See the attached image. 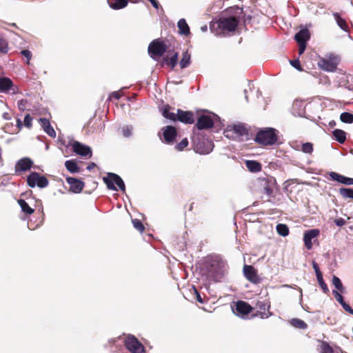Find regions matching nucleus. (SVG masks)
<instances>
[{
	"label": "nucleus",
	"mask_w": 353,
	"mask_h": 353,
	"mask_svg": "<svg viewBox=\"0 0 353 353\" xmlns=\"http://www.w3.org/2000/svg\"><path fill=\"white\" fill-rule=\"evenodd\" d=\"M239 23L236 17H221L219 20L210 23V30L217 35L225 36L230 32H234Z\"/></svg>",
	"instance_id": "nucleus-1"
},
{
	"label": "nucleus",
	"mask_w": 353,
	"mask_h": 353,
	"mask_svg": "<svg viewBox=\"0 0 353 353\" xmlns=\"http://www.w3.org/2000/svg\"><path fill=\"white\" fill-rule=\"evenodd\" d=\"M278 131L272 128H265L260 130L256 134L254 141L263 146L272 145L278 141Z\"/></svg>",
	"instance_id": "nucleus-2"
},
{
	"label": "nucleus",
	"mask_w": 353,
	"mask_h": 353,
	"mask_svg": "<svg viewBox=\"0 0 353 353\" xmlns=\"http://www.w3.org/2000/svg\"><path fill=\"white\" fill-rule=\"evenodd\" d=\"M192 145L194 150L200 154H209L214 148L212 141L202 134L194 135L192 137Z\"/></svg>",
	"instance_id": "nucleus-3"
},
{
	"label": "nucleus",
	"mask_w": 353,
	"mask_h": 353,
	"mask_svg": "<svg viewBox=\"0 0 353 353\" xmlns=\"http://www.w3.org/2000/svg\"><path fill=\"white\" fill-rule=\"evenodd\" d=\"M224 134L227 138L236 141H243L244 137H247L248 136V130L245 125L238 123L229 125L225 130Z\"/></svg>",
	"instance_id": "nucleus-4"
},
{
	"label": "nucleus",
	"mask_w": 353,
	"mask_h": 353,
	"mask_svg": "<svg viewBox=\"0 0 353 353\" xmlns=\"http://www.w3.org/2000/svg\"><path fill=\"white\" fill-rule=\"evenodd\" d=\"M168 49V47L164 41L156 39L149 44L148 52L152 59L157 60L164 55Z\"/></svg>",
	"instance_id": "nucleus-5"
},
{
	"label": "nucleus",
	"mask_w": 353,
	"mask_h": 353,
	"mask_svg": "<svg viewBox=\"0 0 353 353\" xmlns=\"http://www.w3.org/2000/svg\"><path fill=\"white\" fill-rule=\"evenodd\" d=\"M223 264L217 260H212L206 263L207 276L215 281H219L223 274Z\"/></svg>",
	"instance_id": "nucleus-6"
},
{
	"label": "nucleus",
	"mask_w": 353,
	"mask_h": 353,
	"mask_svg": "<svg viewBox=\"0 0 353 353\" xmlns=\"http://www.w3.org/2000/svg\"><path fill=\"white\" fill-rule=\"evenodd\" d=\"M103 181L109 190H117V188L114 185L116 184L122 192L125 190L123 179L115 173L108 172L107 176L103 178Z\"/></svg>",
	"instance_id": "nucleus-7"
},
{
	"label": "nucleus",
	"mask_w": 353,
	"mask_h": 353,
	"mask_svg": "<svg viewBox=\"0 0 353 353\" xmlns=\"http://www.w3.org/2000/svg\"><path fill=\"white\" fill-rule=\"evenodd\" d=\"M339 62V57L332 54L327 59H321L318 62V65L323 70L327 72H334L336 70Z\"/></svg>",
	"instance_id": "nucleus-8"
},
{
	"label": "nucleus",
	"mask_w": 353,
	"mask_h": 353,
	"mask_svg": "<svg viewBox=\"0 0 353 353\" xmlns=\"http://www.w3.org/2000/svg\"><path fill=\"white\" fill-rule=\"evenodd\" d=\"M254 307H252L248 302L244 301H237L235 305L232 307V311L235 315L243 319H250L249 314L254 310Z\"/></svg>",
	"instance_id": "nucleus-9"
},
{
	"label": "nucleus",
	"mask_w": 353,
	"mask_h": 353,
	"mask_svg": "<svg viewBox=\"0 0 353 353\" xmlns=\"http://www.w3.org/2000/svg\"><path fill=\"white\" fill-rule=\"evenodd\" d=\"M257 311L250 316L251 319L259 316L261 319H268L272 315L270 312V303L269 301H257L255 304Z\"/></svg>",
	"instance_id": "nucleus-10"
},
{
	"label": "nucleus",
	"mask_w": 353,
	"mask_h": 353,
	"mask_svg": "<svg viewBox=\"0 0 353 353\" xmlns=\"http://www.w3.org/2000/svg\"><path fill=\"white\" fill-rule=\"evenodd\" d=\"M125 347L131 353H145V347L133 335H129L124 340Z\"/></svg>",
	"instance_id": "nucleus-11"
},
{
	"label": "nucleus",
	"mask_w": 353,
	"mask_h": 353,
	"mask_svg": "<svg viewBox=\"0 0 353 353\" xmlns=\"http://www.w3.org/2000/svg\"><path fill=\"white\" fill-rule=\"evenodd\" d=\"M27 183L31 188L37 185L39 188H43L48 186L49 181L45 176H41L39 173L32 172L27 178Z\"/></svg>",
	"instance_id": "nucleus-12"
},
{
	"label": "nucleus",
	"mask_w": 353,
	"mask_h": 353,
	"mask_svg": "<svg viewBox=\"0 0 353 353\" xmlns=\"http://www.w3.org/2000/svg\"><path fill=\"white\" fill-rule=\"evenodd\" d=\"M163 141L167 144H173L177 136L176 128L167 125L161 129Z\"/></svg>",
	"instance_id": "nucleus-13"
},
{
	"label": "nucleus",
	"mask_w": 353,
	"mask_h": 353,
	"mask_svg": "<svg viewBox=\"0 0 353 353\" xmlns=\"http://www.w3.org/2000/svg\"><path fill=\"white\" fill-rule=\"evenodd\" d=\"M275 183L276 181L272 177L260 178L259 179V183L263 190V192L267 194L268 196H271L272 195Z\"/></svg>",
	"instance_id": "nucleus-14"
},
{
	"label": "nucleus",
	"mask_w": 353,
	"mask_h": 353,
	"mask_svg": "<svg viewBox=\"0 0 353 353\" xmlns=\"http://www.w3.org/2000/svg\"><path fill=\"white\" fill-rule=\"evenodd\" d=\"M243 272L244 276L251 283L257 284L260 282L261 279L257 274V271L252 265H244Z\"/></svg>",
	"instance_id": "nucleus-15"
},
{
	"label": "nucleus",
	"mask_w": 353,
	"mask_h": 353,
	"mask_svg": "<svg viewBox=\"0 0 353 353\" xmlns=\"http://www.w3.org/2000/svg\"><path fill=\"white\" fill-rule=\"evenodd\" d=\"M73 152L77 154L81 155L82 157H89L92 156V150L91 148L88 146L81 143L79 141H74L72 144Z\"/></svg>",
	"instance_id": "nucleus-16"
},
{
	"label": "nucleus",
	"mask_w": 353,
	"mask_h": 353,
	"mask_svg": "<svg viewBox=\"0 0 353 353\" xmlns=\"http://www.w3.org/2000/svg\"><path fill=\"white\" fill-rule=\"evenodd\" d=\"M214 121L209 115H201L199 117L195 127L198 130H208L213 127Z\"/></svg>",
	"instance_id": "nucleus-17"
},
{
	"label": "nucleus",
	"mask_w": 353,
	"mask_h": 353,
	"mask_svg": "<svg viewBox=\"0 0 353 353\" xmlns=\"http://www.w3.org/2000/svg\"><path fill=\"white\" fill-rule=\"evenodd\" d=\"M33 161L28 157H23L19 159L15 165V172L20 173L21 172H26L32 168Z\"/></svg>",
	"instance_id": "nucleus-18"
},
{
	"label": "nucleus",
	"mask_w": 353,
	"mask_h": 353,
	"mask_svg": "<svg viewBox=\"0 0 353 353\" xmlns=\"http://www.w3.org/2000/svg\"><path fill=\"white\" fill-rule=\"evenodd\" d=\"M319 234L320 231L318 229L309 230L304 233L303 241L305 246L307 250H311L312 248L313 244L312 240L316 238Z\"/></svg>",
	"instance_id": "nucleus-19"
},
{
	"label": "nucleus",
	"mask_w": 353,
	"mask_h": 353,
	"mask_svg": "<svg viewBox=\"0 0 353 353\" xmlns=\"http://www.w3.org/2000/svg\"><path fill=\"white\" fill-rule=\"evenodd\" d=\"M177 121L186 124H192L194 122V113L192 111L177 109Z\"/></svg>",
	"instance_id": "nucleus-20"
},
{
	"label": "nucleus",
	"mask_w": 353,
	"mask_h": 353,
	"mask_svg": "<svg viewBox=\"0 0 353 353\" xmlns=\"http://www.w3.org/2000/svg\"><path fill=\"white\" fill-rule=\"evenodd\" d=\"M65 180L70 185V191L80 193L83 190L85 184L82 181L71 176L66 177Z\"/></svg>",
	"instance_id": "nucleus-21"
},
{
	"label": "nucleus",
	"mask_w": 353,
	"mask_h": 353,
	"mask_svg": "<svg viewBox=\"0 0 353 353\" xmlns=\"http://www.w3.org/2000/svg\"><path fill=\"white\" fill-rule=\"evenodd\" d=\"M168 54H172L170 57L167 54L163 58V62L165 63L168 67L173 70L177 65L179 61V53L172 50H168Z\"/></svg>",
	"instance_id": "nucleus-22"
},
{
	"label": "nucleus",
	"mask_w": 353,
	"mask_h": 353,
	"mask_svg": "<svg viewBox=\"0 0 353 353\" xmlns=\"http://www.w3.org/2000/svg\"><path fill=\"white\" fill-rule=\"evenodd\" d=\"M10 90L12 91V93H15L12 81L8 77H0V92H8Z\"/></svg>",
	"instance_id": "nucleus-23"
},
{
	"label": "nucleus",
	"mask_w": 353,
	"mask_h": 353,
	"mask_svg": "<svg viewBox=\"0 0 353 353\" xmlns=\"http://www.w3.org/2000/svg\"><path fill=\"white\" fill-rule=\"evenodd\" d=\"M330 177L332 180L336 181L340 183L345 184V185H353V179L349 178L345 176L341 175L337 172H330Z\"/></svg>",
	"instance_id": "nucleus-24"
},
{
	"label": "nucleus",
	"mask_w": 353,
	"mask_h": 353,
	"mask_svg": "<svg viewBox=\"0 0 353 353\" xmlns=\"http://www.w3.org/2000/svg\"><path fill=\"white\" fill-rule=\"evenodd\" d=\"M39 123H41L45 132L47 133L50 137L54 138L56 137V132L51 125L48 119L46 118H41L39 119Z\"/></svg>",
	"instance_id": "nucleus-25"
},
{
	"label": "nucleus",
	"mask_w": 353,
	"mask_h": 353,
	"mask_svg": "<svg viewBox=\"0 0 353 353\" xmlns=\"http://www.w3.org/2000/svg\"><path fill=\"white\" fill-rule=\"evenodd\" d=\"M310 34L307 29L299 30L294 36V39L298 43H306L310 39Z\"/></svg>",
	"instance_id": "nucleus-26"
},
{
	"label": "nucleus",
	"mask_w": 353,
	"mask_h": 353,
	"mask_svg": "<svg viewBox=\"0 0 353 353\" xmlns=\"http://www.w3.org/2000/svg\"><path fill=\"white\" fill-rule=\"evenodd\" d=\"M174 108L171 107L170 105L167 104V105H165L163 107V110H162V115L169 119V120H171L172 121H177V113H174L173 112H170V110H174Z\"/></svg>",
	"instance_id": "nucleus-27"
},
{
	"label": "nucleus",
	"mask_w": 353,
	"mask_h": 353,
	"mask_svg": "<svg viewBox=\"0 0 353 353\" xmlns=\"http://www.w3.org/2000/svg\"><path fill=\"white\" fill-rule=\"evenodd\" d=\"M177 26L180 34L188 36L190 34V28L186 23L185 19H181L177 23Z\"/></svg>",
	"instance_id": "nucleus-28"
},
{
	"label": "nucleus",
	"mask_w": 353,
	"mask_h": 353,
	"mask_svg": "<svg viewBox=\"0 0 353 353\" xmlns=\"http://www.w3.org/2000/svg\"><path fill=\"white\" fill-rule=\"evenodd\" d=\"M333 16L338 26L344 31H349V26L346 20L341 17L338 12H334Z\"/></svg>",
	"instance_id": "nucleus-29"
},
{
	"label": "nucleus",
	"mask_w": 353,
	"mask_h": 353,
	"mask_svg": "<svg viewBox=\"0 0 353 353\" xmlns=\"http://www.w3.org/2000/svg\"><path fill=\"white\" fill-rule=\"evenodd\" d=\"M245 165L249 171L258 172L261 170V165L256 161L248 160L245 161Z\"/></svg>",
	"instance_id": "nucleus-30"
},
{
	"label": "nucleus",
	"mask_w": 353,
	"mask_h": 353,
	"mask_svg": "<svg viewBox=\"0 0 353 353\" xmlns=\"http://www.w3.org/2000/svg\"><path fill=\"white\" fill-rule=\"evenodd\" d=\"M17 203L21 207L22 212L26 215H31L34 212V210L24 199H20L17 201Z\"/></svg>",
	"instance_id": "nucleus-31"
},
{
	"label": "nucleus",
	"mask_w": 353,
	"mask_h": 353,
	"mask_svg": "<svg viewBox=\"0 0 353 353\" xmlns=\"http://www.w3.org/2000/svg\"><path fill=\"white\" fill-rule=\"evenodd\" d=\"M128 0H108L110 6L114 10H119L128 5Z\"/></svg>",
	"instance_id": "nucleus-32"
},
{
	"label": "nucleus",
	"mask_w": 353,
	"mask_h": 353,
	"mask_svg": "<svg viewBox=\"0 0 353 353\" xmlns=\"http://www.w3.org/2000/svg\"><path fill=\"white\" fill-rule=\"evenodd\" d=\"M320 353H339L337 350H334L330 345L326 341H322L319 346Z\"/></svg>",
	"instance_id": "nucleus-33"
},
{
	"label": "nucleus",
	"mask_w": 353,
	"mask_h": 353,
	"mask_svg": "<svg viewBox=\"0 0 353 353\" xmlns=\"http://www.w3.org/2000/svg\"><path fill=\"white\" fill-rule=\"evenodd\" d=\"M333 136L339 143H344L346 140V132L341 129H336L332 132Z\"/></svg>",
	"instance_id": "nucleus-34"
},
{
	"label": "nucleus",
	"mask_w": 353,
	"mask_h": 353,
	"mask_svg": "<svg viewBox=\"0 0 353 353\" xmlns=\"http://www.w3.org/2000/svg\"><path fill=\"white\" fill-rule=\"evenodd\" d=\"M191 62V55L190 53L188 52V50L183 53V57L181 61H179V65L181 69L185 68L190 64Z\"/></svg>",
	"instance_id": "nucleus-35"
},
{
	"label": "nucleus",
	"mask_w": 353,
	"mask_h": 353,
	"mask_svg": "<svg viewBox=\"0 0 353 353\" xmlns=\"http://www.w3.org/2000/svg\"><path fill=\"white\" fill-rule=\"evenodd\" d=\"M66 169L71 173H77L79 172V167L74 160H68L65 162Z\"/></svg>",
	"instance_id": "nucleus-36"
},
{
	"label": "nucleus",
	"mask_w": 353,
	"mask_h": 353,
	"mask_svg": "<svg viewBox=\"0 0 353 353\" xmlns=\"http://www.w3.org/2000/svg\"><path fill=\"white\" fill-rule=\"evenodd\" d=\"M340 195L343 199H353V189L347 188H341L339 190Z\"/></svg>",
	"instance_id": "nucleus-37"
},
{
	"label": "nucleus",
	"mask_w": 353,
	"mask_h": 353,
	"mask_svg": "<svg viewBox=\"0 0 353 353\" xmlns=\"http://www.w3.org/2000/svg\"><path fill=\"white\" fill-rule=\"evenodd\" d=\"M290 323L292 326L299 329L304 330L307 327V324L304 321L296 318L292 319Z\"/></svg>",
	"instance_id": "nucleus-38"
},
{
	"label": "nucleus",
	"mask_w": 353,
	"mask_h": 353,
	"mask_svg": "<svg viewBox=\"0 0 353 353\" xmlns=\"http://www.w3.org/2000/svg\"><path fill=\"white\" fill-rule=\"evenodd\" d=\"M276 230L277 233L282 236H286L289 234V228L285 224L279 223L276 227Z\"/></svg>",
	"instance_id": "nucleus-39"
},
{
	"label": "nucleus",
	"mask_w": 353,
	"mask_h": 353,
	"mask_svg": "<svg viewBox=\"0 0 353 353\" xmlns=\"http://www.w3.org/2000/svg\"><path fill=\"white\" fill-rule=\"evenodd\" d=\"M340 120L343 123H353V114L350 112H343L340 115Z\"/></svg>",
	"instance_id": "nucleus-40"
},
{
	"label": "nucleus",
	"mask_w": 353,
	"mask_h": 353,
	"mask_svg": "<svg viewBox=\"0 0 353 353\" xmlns=\"http://www.w3.org/2000/svg\"><path fill=\"white\" fill-rule=\"evenodd\" d=\"M8 49L7 40L0 35V53L6 54L8 52Z\"/></svg>",
	"instance_id": "nucleus-41"
},
{
	"label": "nucleus",
	"mask_w": 353,
	"mask_h": 353,
	"mask_svg": "<svg viewBox=\"0 0 353 353\" xmlns=\"http://www.w3.org/2000/svg\"><path fill=\"white\" fill-rule=\"evenodd\" d=\"M134 228L140 232H143L145 230V226L143 223L138 219H134L132 220Z\"/></svg>",
	"instance_id": "nucleus-42"
},
{
	"label": "nucleus",
	"mask_w": 353,
	"mask_h": 353,
	"mask_svg": "<svg viewBox=\"0 0 353 353\" xmlns=\"http://www.w3.org/2000/svg\"><path fill=\"white\" fill-rule=\"evenodd\" d=\"M332 283L334 285V287L336 289H338L341 292H343L344 288L339 277H337L336 276H334L332 278Z\"/></svg>",
	"instance_id": "nucleus-43"
},
{
	"label": "nucleus",
	"mask_w": 353,
	"mask_h": 353,
	"mask_svg": "<svg viewBox=\"0 0 353 353\" xmlns=\"http://www.w3.org/2000/svg\"><path fill=\"white\" fill-rule=\"evenodd\" d=\"M316 279H317L319 284L321 286V288L322 290L323 291V292L325 293V294L328 293L329 292V289H328L326 283L323 281V274L318 275V276H316Z\"/></svg>",
	"instance_id": "nucleus-44"
},
{
	"label": "nucleus",
	"mask_w": 353,
	"mask_h": 353,
	"mask_svg": "<svg viewBox=\"0 0 353 353\" xmlns=\"http://www.w3.org/2000/svg\"><path fill=\"white\" fill-rule=\"evenodd\" d=\"M188 145V140L187 138H184L178 144L176 145L175 148L178 151H182Z\"/></svg>",
	"instance_id": "nucleus-45"
},
{
	"label": "nucleus",
	"mask_w": 353,
	"mask_h": 353,
	"mask_svg": "<svg viewBox=\"0 0 353 353\" xmlns=\"http://www.w3.org/2000/svg\"><path fill=\"white\" fill-rule=\"evenodd\" d=\"M301 150L307 154H311L313 152V144L310 142H307L302 145Z\"/></svg>",
	"instance_id": "nucleus-46"
},
{
	"label": "nucleus",
	"mask_w": 353,
	"mask_h": 353,
	"mask_svg": "<svg viewBox=\"0 0 353 353\" xmlns=\"http://www.w3.org/2000/svg\"><path fill=\"white\" fill-rule=\"evenodd\" d=\"M192 290H193V294L195 296L196 301L201 303H203L204 301L194 285L192 287Z\"/></svg>",
	"instance_id": "nucleus-47"
},
{
	"label": "nucleus",
	"mask_w": 353,
	"mask_h": 353,
	"mask_svg": "<svg viewBox=\"0 0 353 353\" xmlns=\"http://www.w3.org/2000/svg\"><path fill=\"white\" fill-rule=\"evenodd\" d=\"M21 54L27 59V63L30 64V60L32 58V52L29 50H23L21 51Z\"/></svg>",
	"instance_id": "nucleus-48"
},
{
	"label": "nucleus",
	"mask_w": 353,
	"mask_h": 353,
	"mask_svg": "<svg viewBox=\"0 0 353 353\" xmlns=\"http://www.w3.org/2000/svg\"><path fill=\"white\" fill-rule=\"evenodd\" d=\"M27 103H28L27 99H21V100L18 101L17 105H18L19 109L21 111H24L26 109Z\"/></svg>",
	"instance_id": "nucleus-49"
},
{
	"label": "nucleus",
	"mask_w": 353,
	"mask_h": 353,
	"mask_svg": "<svg viewBox=\"0 0 353 353\" xmlns=\"http://www.w3.org/2000/svg\"><path fill=\"white\" fill-rule=\"evenodd\" d=\"M32 120L31 116L29 114H26L24 118L23 125L27 128H30L32 126Z\"/></svg>",
	"instance_id": "nucleus-50"
},
{
	"label": "nucleus",
	"mask_w": 353,
	"mask_h": 353,
	"mask_svg": "<svg viewBox=\"0 0 353 353\" xmlns=\"http://www.w3.org/2000/svg\"><path fill=\"white\" fill-rule=\"evenodd\" d=\"M290 64L299 71H303V68L301 67L299 59L290 61Z\"/></svg>",
	"instance_id": "nucleus-51"
},
{
	"label": "nucleus",
	"mask_w": 353,
	"mask_h": 353,
	"mask_svg": "<svg viewBox=\"0 0 353 353\" xmlns=\"http://www.w3.org/2000/svg\"><path fill=\"white\" fill-rule=\"evenodd\" d=\"M332 293H333V295L335 297L336 300L340 303L341 304V303L344 302V300H343V296L341 294L340 292H339L338 291L336 290H333L332 291Z\"/></svg>",
	"instance_id": "nucleus-52"
},
{
	"label": "nucleus",
	"mask_w": 353,
	"mask_h": 353,
	"mask_svg": "<svg viewBox=\"0 0 353 353\" xmlns=\"http://www.w3.org/2000/svg\"><path fill=\"white\" fill-rule=\"evenodd\" d=\"M341 305L345 312L353 315V309L347 303L344 301Z\"/></svg>",
	"instance_id": "nucleus-53"
},
{
	"label": "nucleus",
	"mask_w": 353,
	"mask_h": 353,
	"mask_svg": "<svg viewBox=\"0 0 353 353\" xmlns=\"http://www.w3.org/2000/svg\"><path fill=\"white\" fill-rule=\"evenodd\" d=\"M312 268L315 271L316 276H318V275H321L322 273L319 269V265L315 261L312 262Z\"/></svg>",
	"instance_id": "nucleus-54"
},
{
	"label": "nucleus",
	"mask_w": 353,
	"mask_h": 353,
	"mask_svg": "<svg viewBox=\"0 0 353 353\" xmlns=\"http://www.w3.org/2000/svg\"><path fill=\"white\" fill-rule=\"evenodd\" d=\"M334 223L337 226L341 227L345 224V221L343 218H339L334 220Z\"/></svg>",
	"instance_id": "nucleus-55"
},
{
	"label": "nucleus",
	"mask_w": 353,
	"mask_h": 353,
	"mask_svg": "<svg viewBox=\"0 0 353 353\" xmlns=\"http://www.w3.org/2000/svg\"><path fill=\"white\" fill-rule=\"evenodd\" d=\"M299 44V54L301 55L302 54L305 50V48H306V43H298Z\"/></svg>",
	"instance_id": "nucleus-56"
},
{
	"label": "nucleus",
	"mask_w": 353,
	"mask_h": 353,
	"mask_svg": "<svg viewBox=\"0 0 353 353\" xmlns=\"http://www.w3.org/2000/svg\"><path fill=\"white\" fill-rule=\"evenodd\" d=\"M111 97L117 99H119L120 98V94L119 92H112Z\"/></svg>",
	"instance_id": "nucleus-57"
},
{
	"label": "nucleus",
	"mask_w": 353,
	"mask_h": 353,
	"mask_svg": "<svg viewBox=\"0 0 353 353\" xmlns=\"http://www.w3.org/2000/svg\"><path fill=\"white\" fill-rule=\"evenodd\" d=\"M17 125L19 128V129H21L22 128L23 123L21 121V119H17Z\"/></svg>",
	"instance_id": "nucleus-58"
},
{
	"label": "nucleus",
	"mask_w": 353,
	"mask_h": 353,
	"mask_svg": "<svg viewBox=\"0 0 353 353\" xmlns=\"http://www.w3.org/2000/svg\"><path fill=\"white\" fill-rule=\"evenodd\" d=\"M335 125H336V123H335V121H330V123H329V125H330V127H334Z\"/></svg>",
	"instance_id": "nucleus-59"
},
{
	"label": "nucleus",
	"mask_w": 353,
	"mask_h": 353,
	"mask_svg": "<svg viewBox=\"0 0 353 353\" xmlns=\"http://www.w3.org/2000/svg\"><path fill=\"white\" fill-rule=\"evenodd\" d=\"M96 165L94 163H92L90 165L88 166V170H91L92 168L94 167Z\"/></svg>",
	"instance_id": "nucleus-60"
},
{
	"label": "nucleus",
	"mask_w": 353,
	"mask_h": 353,
	"mask_svg": "<svg viewBox=\"0 0 353 353\" xmlns=\"http://www.w3.org/2000/svg\"><path fill=\"white\" fill-rule=\"evenodd\" d=\"M9 25L10 26H12V27H14V28H18V27H17V24L15 23H10Z\"/></svg>",
	"instance_id": "nucleus-61"
},
{
	"label": "nucleus",
	"mask_w": 353,
	"mask_h": 353,
	"mask_svg": "<svg viewBox=\"0 0 353 353\" xmlns=\"http://www.w3.org/2000/svg\"><path fill=\"white\" fill-rule=\"evenodd\" d=\"M132 3H137L139 0H129Z\"/></svg>",
	"instance_id": "nucleus-62"
},
{
	"label": "nucleus",
	"mask_w": 353,
	"mask_h": 353,
	"mask_svg": "<svg viewBox=\"0 0 353 353\" xmlns=\"http://www.w3.org/2000/svg\"><path fill=\"white\" fill-rule=\"evenodd\" d=\"M194 203H192L190 206V210H192Z\"/></svg>",
	"instance_id": "nucleus-63"
}]
</instances>
